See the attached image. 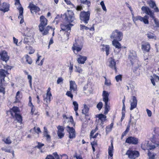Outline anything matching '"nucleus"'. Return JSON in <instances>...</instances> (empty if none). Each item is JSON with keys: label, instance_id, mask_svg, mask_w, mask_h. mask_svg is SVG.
Listing matches in <instances>:
<instances>
[{"label": "nucleus", "instance_id": "f257e3e1", "mask_svg": "<svg viewBox=\"0 0 159 159\" xmlns=\"http://www.w3.org/2000/svg\"><path fill=\"white\" fill-rule=\"evenodd\" d=\"M40 24L39 26V29L43 35H47L48 33V31L52 27L49 26L46 27L45 26L47 25V20L44 16H41L40 17Z\"/></svg>", "mask_w": 159, "mask_h": 159}, {"label": "nucleus", "instance_id": "f03ea898", "mask_svg": "<svg viewBox=\"0 0 159 159\" xmlns=\"http://www.w3.org/2000/svg\"><path fill=\"white\" fill-rule=\"evenodd\" d=\"M63 18L66 22L70 24L75 19L74 13L70 10H68L63 15Z\"/></svg>", "mask_w": 159, "mask_h": 159}, {"label": "nucleus", "instance_id": "7ed1b4c3", "mask_svg": "<svg viewBox=\"0 0 159 159\" xmlns=\"http://www.w3.org/2000/svg\"><path fill=\"white\" fill-rule=\"evenodd\" d=\"M0 67L1 69L0 70V82H2V81H5V78L6 76V74H8L7 70H5L3 68L7 70L9 69V66L1 63L0 64Z\"/></svg>", "mask_w": 159, "mask_h": 159}, {"label": "nucleus", "instance_id": "20e7f679", "mask_svg": "<svg viewBox=\"0 0 159 159\" xmlns=\"http://www.w3.org/2000/svg\"><path fill=\"white\" fill-rule=\"evenodd\" d=\"M123 33L118 30H116L113 31L110 36V38L118 41H120L123 38Z\"/></svg>", "mask_w": 159, "mask_h": 159}, {"label": "nucleus", "instance_id": "39448f33", "mask_svg": "<svg viewBox=\"0 0 159 159\" xmlns=\"http://www.w3.org/2000/svg\"><path fill=\"white\" fill-rule=\"evenodd\" d=\"M90 13L89 11H81L80 14V19L85 24L88 23L89 20Z\"/></svg>", "mask_w": 159, "mask_h": 159}, {"label": "nucleus", "instance_id": "423d86ee", "mask_svg": "<svg viewBox=\"0 0 159 159\" xmlns=\"http://www.w3.org/2000/svg\"><path fill=\"white\" fill-rule=\"evenodd\" d=\"M132 15L133 20L134 23L139 20L141 22H143L145 24H148L149 23V16L147 15H145L143 17L139 16H134V13H132Z\"/></svg>", "mask_w": 159, "mask_h": 159}, {"label": "nucleus", "instance_id": "0eeeda50", "mask_svg": "<svg viewBox=\"0 0 159 159\" xmlns=\"http://www.w3.org/2000/svg\"><path fill=\"white\" fill-rule=\"evenodd\" d=\"M95 116L98 118V120H96V123H97L98 125H100V127L102 128L103 123L106 119V116L102 114L96 115Z\"/></svg>", "mask_w": 159, "mask_h": 159}, {"label": "nucleus", "instance_id": "6e6552de", "mask_svg": "<svg viewBox=\"0 0 159 159\" xmlns=\"http://www.w3.org/2000/svg\"><path fill=\"white\" fill-rule=\"evenodd\" d=\"M83 48V44L80 41L78 40H75V42L72 47L74 52L76 51L77 52L81 50Z\"/></svg>", "mask_w": 159, "mask_h": 159}, {"label": "nucleus", "instance_id": "1a4fd4ad", "mask_svg": "<svg viewBox=\"0 0 159 159\" xmlns=\"http://www.w3.org/2000/svg\"><path fill=\"white\" fill-rule=\"evenodd\" d=\"M73 25L71 24H66L63 23L61 25V30L65 31L66 33V35L67 37L69 36L70 32L71 27L70 26H72Z\"/></svg>", "mask_w": 159, "mask_h": 159}, {"label": "nucleus", "instance_id": "9d476101", "mask_svg": "<svg viewBox=\"0 0 159 159\" xmlns=\"http://www.w3.org/2000/svg\"><path fill=\"white\" fill-rule=\"evenodd\" d=\"M130 159H134L139 155V152L137 151L128 150L125 154Z\"/></svg>", "mask_w": 159, "mask_h": 159}, {"label": "nucleus", "instance_id": "9b49d317", "mask_svg": "<svg viewBox=\"0 0 159 159\" xmlns=\"http://www.w3.org/2000/svg\"><path fill=\"white\" fill-rule=\"evenodd\" d=\"M141 10L143 11V13H145L152 18H154V13L148 7L143 6L141 8Z\"/></svg>", "mask_w": 159, "mask_h": 159}, {"label": "nucleus", "instance_id": "f8f14e48", "mask_svg": "<svg viewBox=\"0 0 159 159\" xmlns=\"http://www.w3.org/2000/svg\"><path fill=\"white\" fill-rule=\"evenodd\" d=\"M0 56L1 57V59L4 62L3 63H2L3 64H5L6 65L7 61L8 60L9 57L8 56L6 51H5L0 52Z\"/></svg>", "mask_w": 159, "mask_h": 159}, {"label": "nucleus", "instance_id": "ddd939ff", "mask_svg": "<svg viewBox=\"0 0 159 159\" xmlns=\"http://www.w3.org/2000/svg\"><path fill=\"white\" fill-rule=\"evenodd\" d=\"M67 131L69 133V138L70 139H73L75 137V129L72 127L67 125L66 127Z\"/></svg>", "mask_w": 159, "mask_h": 159}, {"label": "nucleus", "instance_id": "4468645a", "mask_svg": "<svg viewBox=\"0 0 159 159\" xmlns=\"http://www.w3.org/2000/svg\"><path fill=\"white\" fill-rule=\"evenodd\" d=\"M137 58L136 52L134 51H131L129 56L128 58L132 64L134 62L137 60Z\"/></svg>", "mask_w": 159, "mask_h": 159}, {"label": "nucleus", "instance_id": "2eb2a0df", "mask_svg": "<svg viewBox=\"0 0 159 159\" xmlns=\"http://www.w3.org/2000/svg\"><path fill=\"white\" fill-rule=\"evenodd\" d=\"M141 148L144 150H151L155 148L156 146L153 144H152L148 142L144 144H142L141 146Z\"/></svg>", "mask_w": 159, "mask_h": 159}, {"label": "nucleus", "instance_id": "dca6fc26", "mask_svg": "<svg viewBox=\"0 0 159 159\" xmlns=\"http://www.w3.org/2000/svg\"><path fill=\"white\" fill-rule=\"evenodd\" d=\"M125 142L129 144H136L138 143V139L137 138L130 136L126 139Z\"/></svg>", "mask_w": 159, "mask_h": 159}, {"label": "nucleus", "instance_id": "f3484780", "mask_svg": "<svg viewBox=\"0 0 159 159\" xmlns=\"http://www.w3.org/2000/svg\"><path fill=\"white\" fill-rule=\"evenodd\" d=\"M34 39L32 35H27L25 36V37L24 39L23 42L24 43L29 44L33 43Z\"/></svg>", "mask_w": 159, "mask_h": 159}, {"label": "nucleus", "instance_id": "a211bd4d", "mask_svg": "<svg viewBox=\"0 0 159 159\" xmlns=\"http://www.w3.org/2000/svg\"><path fill=\"white\" fill-rule=\"evenodd\" d=\"M109 62V66L112 69L115 70V71H117L116 67V62L114 58L110 57L108 59Z\"/></svg>", "mask_w": 159, "mask_h": 159}, {"label": "nucleus", "instance_id": "6ab92c4d", "mask_svg": "<svg viewBox=\"0 0 159 159\" xmlns=\"http://www.w3.org/2000/svg\"><path fill=\"white\" fill-rule=\"evenodd\" d=\"M58 129L57 134L59 138L61 139L63 138L64 135V128L61 126L59 125L57 127Z\"/></svg>", "mask_w": 159, "mask_h": 159}, {"label": "nucleus", "instance_id": "aec40b11", "mask_svg": "<svg viewBox=\"0 0 159 159\" xmlns=\"http://www.w3.org/2000/svg\"><path fill=\"white\" fill-rule=\"evenodd\" d=\"M28 7L30 8L31 13H36L40 10V8L32 3H30Z\"/></svg>", "mask_w": 159, "mask_h": 159}, {"label": "nucleus", "instance_id": "412c9836", "mask_svg": "<svg viewBox=\"0 0 159 159\" xmlns=\"http://www.w3.org/2000/svg\"><path fill=\"white\" fill-rule=\"evenodd\" d=\"M150 48V44L148 42L142 43L141 46V48L143 51L146 52H148Z\"/></svg>", "mask_w": 159, "mask_h": 159}, {"label": "nucleus", "instance_id": "4be33fe9", "mask_svg": "<svg viewBox=\"0 0 159 159\" xmlns=\"http://www.w3.org/2000/svg\"><path fill=\"white\" fill-rule=\"evenodd\" d=\"M137 100L136 98L134 96L132 97V101H131L130 110H132L137 107Z\"/></svg>", "mask_w": 159, "mask_h": 159}, {"label": "nucleus", "instance_id": "5701e85b", "mask_svg": "<svg viewBox=\"0 0 159 159\" xmlns=\"http://www.w3.org/2000/svg\"><path fill=\"white\" fill-rule=\"evenodd\" d=\"M70 91L73 90V91H75L77 90V86L75 82L74 81L71 80L70 82Z\"/></svg>", "mask_w": 159, "mask_h": 159}, {"label": "nucleus", "instance_id": "b1692460", "mask_svg": "<svg viewBox=\"0 0 159 159\" xmlns=\"http://www.w3.org/2000/svg\"><path fill=\"white\" fill-rule=\"evenodd\" d=\"M86 57L79 55L77 58V61L79 64H84L85 61L87 60Z\"/></svg>", "mask_w": 159, "mask_h": 159}, {"label": "nucleus", "instance_id": "393cba45", "mask_svg": "<svg viewBox=\"0 0 159 159\" xmlns=\"http://www.w3.org/2000/svg\"><path fill=\"white\" fill-rule=\"evenodd\" d=\"M19 15L18 16V18L21 19L20 21V23L21 24L24 21L23 16V8L22 7H20L19 8Z\"/></svg>", "mask_w": 159, "mask_h": 159}, {"label": "nucleus", "instance_id": "a878e982", "mask_svg": "<svg viewBox=\"0 0 159 159\" xmlns=\"http://www.w3.org/2000/svg\"><path fill=\"white\" fill-rule=\"evenodd\" d=\"M109 93H108L105 91H103L102 93L103 101L104 102H108L109 101L108 97Z\"/></svg>", "mask_w": 159, "mask_h": 159}, {"label": "nucleus", "instance_id": "bb28decb", "mask_svg": "<svg viewBox=\"0 0 159 159\" xmlns=\"http://www.w3.org/2000/svg\"><path fill=\"white\" fill-rule=\"evenodd\" d=\"M149 4L150 7L153 8L156 12H159V9L158 7L156 6V3L152 1H150Z\"/></svg>", "mask_w": 159, "mask_h": 159}, {"label": "nucleus", "instance_id": "cd10ccee", "mask_svg": "<svg viewBox=\"0 0 159 159\" xmlns=\"http://www.w3.org/2000/svg\"><path fill=\"white\" fill-rule=\"evenodd\" d=\"M9 10V7L6 3H3L2 6L0 7V10L4 12L7 11Z\"/></svg>", "mask_w": 159, "mask_h": 159}, {"label": "nucleus", "instance_id": "c85d7f7f", "mask_svg": "<svg viewBox=\"0 0 159 159\" xmlns=\"http://www.w3.org/2000/svg\"><path fill=\"white\" fill-rule=\"evenodd\" d=\"M119 41L116 40H113L112 41V44L116 48L120 49L121 48V45Z\"/></svg>", "mask_w": 159, "mask_h": 159}, {"label": "nucleus", "instance_id": "c756f323", "mask_svg": "<svg viewBox=\"0 0 159 159\" xmlns=\"http://www.w3.org/2000/svg\"><path fill=\"white\" fill-rule=\"evenodd\" d=\"M18 111V108L16 107H13L10 112L11 116L14 117V115L18 114L17 112Z\"/></svg>", "mask_w": 159, "mask_h": 159}, {"label": "nucleus", "instance_id": "7c9ffc66", "mask_svg": "<svg viewBox=\"0 0 159 159\" xmlns=\"http://www.w3.org/2000/svg\"><path fill=\"white\" fill-rule=\"evenodd\" d=\"M113 144L112 141H111V145L109 146L108 148V154L111 157L113 156Z\"/></svg>", "mask_w": 159, "mask_h": 159}, {"label": "nucleus", "instance_id": "2f4dec72", "mask_svg": "<svg viewBox=\"0 0 159 159\" xmlns=\"http://www.w3.org/2000/svg\"><path fill=\"white\" fill-rule=\"evenodd\" d=\"M14 116H15L17 122L20 123V125H22V119L21 116L19 114H17L14 115Z\"/></svg>", "mask_w": 159, "mask_h": 159}, {"label": "nucleus", "instance_id": "473e14b6", "mask_svg": "<svg viewBox=\"0 0 159 159\" xmlns=\"http://www.w3.org/2000/svg\"><path fill=\"white\" fill-rule=\"evenodd\" d=\"M103 47L102 49H103V51L106 52V55L108 56L109 53V51L110 47L108 45H103Z\"/></svg>", "mask_w": 159, "mask_h": 159}, {"label": "nucleus", "instance_id": "72a5a7b5", "mask_svg": "<svg viewBox=\"0 0 159 159\" xmlns=\"http://www.w3.org/2000/svg\"><path fill=\"white\" fill-rule=\"evenodd\" d=\"M146 35L149 39H153L155 40L156 39V37L153 33L152 32H148Z\"/></svg>", "mask_w": 159, "mask_h": 159}, {"label": "nucleus", "instance_id": "f704fd0d", "mask_svg": "<svg viewBox=\"0 0 159 159\" xmlns=\"http://www.w3.org/2000/svg\"><path fill=\"white\" fill-rule=\"evenodd\" d=\"M105 102V111L104 112V114H107L108 111H109V108L110 107L108 105V102Z\"/></svg>", "mask_w": 159, "mask_h": 159}, {"label": "nucleus", "instance_id": "c9c22d12", "mask_svg": "<svg viewBox=\"0 0 159 159\" xmlns=\"http://www.w3.org/2000/svg\"><path fill=\"white\" fill-rule=\"evenodd\" d=\"M80 3L81 4L86 5L88 7H89L91 5L90 1L88 0H80Z\"/></svg>", "mask_w": 159, "mask_h": 159}, {"label": "nucleus", "instance_id": "e433bc0d", "mask_svg": "<svg viewBox=\"0 0 159 159\" xmlns=\"http://www.w3.org/2000/svg\"><path fill=\"white\" fill-rule=\"evenodd\" d=\"M52 97H50V98H49V97L48 96L47 94H46V97H45V96L43 97V100L44 101H46V103L45 104L47 106H48L47 104L48 103H49L51 101Z\"/></svg>", "mask_w": 159, "mask_h": 159}, {"label": "nucleus", "instance_id": "4c0bfd02", "mask_svg": "<svg viewBox=\"0 0 159 159\" xmlns=\"http://www.w3.org/2000/svg\"><path fill=\"white\" fill-rule=\"evenodd\" d=\"M80 29L81 30H83L84 29H85V30H94V27H91L90 28H89V27L85 26L84 25H80Z\"/></svg>", "mask_w": 159, "mask_h": 159}, {"label": "nucleus", "instance_id": "58836bf2", "mask_svg": "<svg viewBox=\"0 0 159 159\" xmlns=\"http://www.w3.org/2000/svg\"><path fill=\"white\" fill-rule=\"evenodd\" d=\"M89 111V108L86 105H84V108L82 110V113L85 114L87 113Z\"/></svg>", "mask_w": 159, "mask_h": 159}, {"label": "nucleus", "instance_id": "ea45409f", "mask_svg": "<svg viewBox=\"0 0 159 159\" xmlns=\"http://www.w3.org/2000/svg\"><path fill=\"white\" fill-rule=\"evenodd\" d=\"M2 141L8 144H10L11 143V141L9 137L3 139H2Z\"/></svg>", "mask_w": 159, "mask_h": 159}, {"label": "nucleus", "instance_id": "a19ab883", "mask_svg": "<svg viewBox=\"0 0 159 159\" xmlns=\"http://www.w3.org/2000/svg\"><path fill=\"white\" fill-rule=\"evenodd\" d=\"M73 104L74 106V110L75 111H77L78 109V104L76 101H73Z\"/></svg>", "mask_w": 159, "mask_h": 159}, {"label": "nucleus", "instance_id": "79ce46f5", "mask_svg": "<svg viewBox=\"0 0 159 159\" xmlns=\"http://www.w3.org/2000/svg\"><path fill=\"white\" fill-rule=\"evenodd\" d=\"M25 58L26 59V61L30 64L32 63V60L31 58L28 55L25 56Z\"/></svg>", "mask_w": 159, "mask_h": 159}, {"label": "nucleus", "instance_id": "37998d69", "mask_svg": "<svg viewBox=\"0 0 159 159\" xmlns=\"http://www.w3.org/2000/svg\"><path fill=\"white\" fill-rule=\"evenodd\" d=\"M2 150L7 152H11V150L9 147H4L2 148Z\"/></svg>", "mask_w": 159, "mask_h": 159}, {"label": "nucleus", "instance_id": "c03bdc74", "mask_svg": "<svg viewBox=\"0 0 159 159\" xmlns=\"http://www.w3.org/2000/svg\"><path fill=\"white\" fill-rule=\"evenodd\" d=\"M122 75H119L116 76L115 77V79L116 81L117 82H119V81H121L122 80Z\"/></svg>", "mask_w": 159, "mask_h": 159}, {"label": "nucleus", "instance_id": "a18cd8bd", "mask_svg": "<svg viewBox=\"0 0 159 159\" xmlns=\"http://www.w3.org/2000/svg\"><path fill=\"white\" fill-rule=\"evenodd\" d=\"M2 82H0V93H2L3 94L5 93L4 88L2 87Z\"/></svg>", "mask_w": 159, "mask_h": 159}, {"label": "nucleus", "instance_id": "49530a36", "mask_svg": "<svg viewBox=\"0 0 159 159\" xmlns=\"http://www.w3.org/2000/svg\"><path fill=\"white\" fill-rule=\"evenodd\" d=\"M113 125V123H111L109 126H107L106 128V131H110L111 130Z\"/></svg>", "mask_w": 159, "mask_h": 159}, {"label": "nucleus", "instance_id": "de8ad7c7", "mask_svg": "<svg viewBox=\"0 0 159 159\" xmlns=\"http://www.w3.org/2000/svg\"><path fill=\"white\" fill-rule=\"evenodd\" d=\"M29 106L31 107V113L32 114H33L35 111V108L34 106L32 104V102H31L30 104L29 105Z\"/></svg>", "mask_w": 159, "mask_h": 159}, {"label": "nucleus", "instance_id": "09e8293b", "mask_svg": "<svg viewBox=\"0 0 159 159\" xmlns=\"http://www.w3.org/2000/svg\"><path fill=\"white\" fill-rule=\"evenodd\" d=\"M100 4L102 6V8L103 9V10L104 11H107V10L106 7L105 6V5L104 4L103 1H101V2Z\"/></svg>", "mask_w": 159, "mask_h": 159}, {"label": "nucleus", "instance_id": "8fccbe9b", "mask_svg": "<svg viewBox=\"0 0 159 159\" xmlns=\"http://www.w3.org/2000/svg\"><path fill=\"white\" fill-rule=\"evenodd\" d=\"M48 131L46 128V127H44V130L43 132V137H44L46 136V135H48Z\"/></svg>", "mask_w": 159, "mask_h": 159}, {"label": "nucleus", "instance_id": "3c124183", "mask_svg": "<svg viewBox=\"0 0 159 159\" xmlns=\"http://www.w3.org/2000/svg\"><path fill=\"white\" fill-rule=\"evenodd\" d=\"M71 91H67L66 93V95L68 97H70L71 98H73V95L72 94Z\"/></svg>", "mask_w": 159, "mask_h": 159}, {"label": "nucleus", "instance_id": "603ef678", "mask_svg": "<svg viewBox=\"0 0 159 159\" xmlns=\"http://www.w3.org/2000/svg\"><path fill=\"white\" fill-rule=\"evenodd\" d=\"M155 24L157 27H159V21H158L157 19L154 16V18H152Z\"/></svg>", "mask_w": 159, "mask_h": 159}, {"label": "nucleus", "instance_id": "864d4df0", "mask_svg": "<svg viewBox=\"0 0 159 159\" xmlns=\"http://www.w3.org/2000/svg\"><path fill=\"white\" fill-rule=\"evenodd\" d=\"M51 89L50 87H49L47 90V93L48 97H49V98H50V97H52V95L51 92H50Z\"/></svg>", "mask_w": 159, "mask_h": 159}, {"label": "nucleus", "instance_id": "5fc2aeb1", "mask_svg": "<svg viewBox=\"0 0 159 159\" xmlns=\"http://www.w3.org/2000/svg\"><path fill=\"white\" fill-rule=\"evenodd\" d=\"M148 155L149 159H155V155L154 154H152L150 152H148Z\"/></svg>", "mask_w": 159, "mask_h": 159}, {"label": "nucleus", "instance_id": "6e6d98bb", "mask_svg": "<svg viewBox=\"0 0 159 159\" xmlns=\"http://www.w3.org/2000/svg\"><path fill=\"white\" fill-rule=\"evenodd\" d=\"M103 104L102 102H100L97 105V107L99 110H101Z\"/></svg>", "mask_w": 159, "mask_h": 159}, {"label": "nucleus", "instance_id": "4d7b16f0", "mask_svg": "<svg viewBox=\"0 0 159 159\" xmlns=\"http://www.w3.org/2000/svg\"><path fill=\"white\" fill-rule=\"evenodd\" d=\"M105 79V84L107 86H109L111 84V82L110 81H108L107 80V79L105 77H104Z\"/></svg>", "mask_w": 159, "mask_h": 159}, {"label": "nucleus", "instance_id": "13d9d810", "mask_svg": "<svg viewBox=\"0 0 159 159\" xmlns=\"http://www.w3.org/2000/svg\"><path fill=\"white\" fill-rule=\"evenodd\" d=\"M15 0V5H19V6L18 7V9H19V8L21 6V4L20 3L19 0Z\"/></svg>", "mask_w": 159, "mask_h": 159}, {"label": "nucleus", "instance_id": "bf43d9fd", "mask_svg": "<svg viewBox=\"0 0 159 159\" xmlns=\"http://www.w3.org/2000/svg\"><path fill=\"white\" fill-rule=\"evenodd\" d=\"M125 4L126 5V6L128 7L129 10H130L131 14H132V13H133V11L132 10V8L127 3V2H125Z\"/></svg>", "mask_w": 159, "mask_h": 159}, {"label": "nucleus", "instance_id": "052dcab7", "mask_svg": "<svg viewBox=\"0 0 159 159\" xmlns=\"http://www.w3.org/2000/svg\"><path fill=\"white\" fill-rule=\"evenodd\" d=\"M53 154L54 156L56 159H60L59 156L57 154V152H54L53 153Z\"/></svg>", "mask_w": 159, "mask_h": 159}, {"label": "nucleus", "instance_id": "680f3d73", "mask_svg": "<svg viewBox=\"0 0 159 159\" xmlns=\"http://www.w3.org/2000/svg\"><path fill=\"white\" fill-rule=\"evenodd\" d=\"M44 145V144L43 143H42L39 142L38 143V145L37 146H36V147L39 148H41Z\"/></svg>", "mask_w": 159, "mask_h": 159}, {"label": "nucleus", "instance_id": "e2e57ef3", "mask_svg": "<svg viewBox=\"0 0 159 159\" xmlns=\"http://www.w3.org/2000/svg\"><path fill=\"white\" fill-rule=\"evenodd\" d=\"M129 131L126 129V130L123 132L122 134L121 137V139H122L125 136Z\"/></svg>", "mask_w": 159, "mask_h": 159}, {"label": "nucleus", "instance_id": "0e129e2a", "mask_svg": "<svg viewBox=\"0 0 159 159\" xmlns=\"http://www.w3.org/2000/svg\"><path fill=\"white\" fill-rule=\"evenodd\" d=\"M63 80L62 78H58L57 81V84H59L61 82H62Z\"/></svg>", "mask_w": 159, "mask_h": 159}, {"label": "nucleus", "instance_id": "69168bd1", "mask_svg": "<svg viewBox=\"0 0 159 159\" xmlns=\"http://www.w3.org/2000/svg\"><path fill=\"white\" fill-rule=\"evenodd\" d=\"M146 111L148 116L149 117L151 116L152 114L151 111L150 110H148V109H147Z\"/></svg>", "mask_w": 159, "mask_h": 159}, {"label": "nucleus", "instance_id": "338daca9", "mask_svg": "<svg viewBox=\"0 0 159 159\" xmlns=\"http://www.w3.org/2000/svg\"><path fill=\"white\" fill-rule=\"evenodd\" d=\"M74 157L76 159H83L82 157L80 156H78L77 155V153H76L75 154L74 156Z\"/></svg>", "mask_w": 159, "mask_h": 159}, {"label": "nucleus", "instance_id": "774afa93", "mask_svg": "<svg viewBox=\"0 0 159 159\" xmlns=\"http://www.w3.org/2000/svg\"><path fill=\"white\" fill-rule=\"evenodd\" d=\"M45 159H55L54 157L52 155H48Z\"/></svg>", "mask_w": 159, "mask_h": 159}]
</instances>
